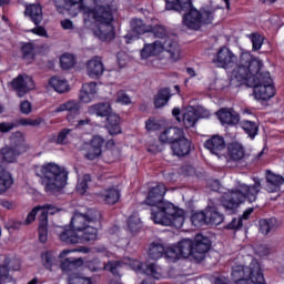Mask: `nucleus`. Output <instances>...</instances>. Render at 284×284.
<instances>
[{"label": "nucleus", "mask_w": 284, "mask_h": 284, "mask_svg": "<svg viewBox=\"0 0 284 284\" xmlns=\"http://www.w3.org/2000/svg\"><path fill=\"white\" fill-rule=\"evenodd\" d=\"M101 221V213L95 209H89L85 213L75 212L71 219V230H64L59 236L67 245L97 241L99 231L97 223Z\"/></svg>", "instance_id": "1"}, {"label": "nucleus", "mask_w": 284, "mask_h": 284, "mask_svg": "<svg viewBox=\"0 0 284 284\" xmlns=\"http://www.w3.org/2000/svg\"><path fill=\"white\" fill-rule=\"evenodd\" d=\"M155 37L153 43L144 44L141 50V59H150V57H159L161 52H168L172 61L181 59V47L176 40V36L168 33L165 27L159 24V20L153 19L151 23V31L149 32Z\"/></svg>", "instance_id": "2"}, {"label": "nucleus", "mask_w": 284, "mask_h": 284, "mask_svg": "<svg viewBox=\"0 0 284 284\" xmlns=\"http://www.w3.org/2000/svg\"><path fill=\"white\" fill-rule=\"evenodd\" d=\"M65 6H77L80 3V10L83 12L85 26H90L94 36L100 41H108V8L104 6H97L94 9L85 6V0H64ZM87 3H94V0H87Z\"/></svg>", "instance_id": "3"}, {"label": "nucleus", "mask_w": 284, "mask_h": 284, "mask_svg": "<svg viewBox=\"0 0 284 284\" xmlns=\"http://www.w3.org/2000/svg\"><path fill=\"white\" fill-rule=\"evenodd\" d=\"M263 68V61L252 57L250 52H242L235 65L227 71V77L231 85H243L244 83L250 87V80L256 79L258 72Z\"/></svg>", "instance_id": "4"}, {"label": "nucleus", "mask_w": 284, "mask_h": 284, "mask_svg": "<svg viewBox=\"0 0 284 284\" xmlns=\"http://www.w3.org/2000/svg\"><path fill=\"white\" fill-rule=\"evenodd\" d=\"M253 181V185L241 183L237 189L227 191L222 195L221 203L227 212L233 214V212L242 203H245V201L254 203L256 199H258V192H261V179L254 178Z\"/></svg>", "instance_id": "5"}, {"label": "nucleus", "mask_w": 284, "mask_h": 284, "mask_svg": "<svg viewBox=\"0 0 284 284\" xmlns=\"http://www.w3.org/2000/svg\"><path fill=\"white\" fill-rule=\"evenodd\" d=\"M36 174L42 179V184L48 194H57L68 184V171L54 162L36 166Z\"/></svg>", "instance_id": "6"}, {"label": "nucleus", "mask_w": 284, "mask_h": 284, "mask_svg": "<svg viewBox=\"0 0 284 284\" xmlns=\"http://www.w3.org/2000/svg\"><path fill=\"white\" fill-rule=\"evenodd\" d=\"M149 205L151 206V220L155 225H172L176 230L183 227V223H185V211L183 209H179L170 202Z\"/></svg>", "instance_id": "7"}, {"label": "nucleus", "mask_w": 284, "mask_h": 284, "mask_svg": "<svg viewBox=\"0 0 284 284\" xmlns=\"http://www.w3.org/2000/svg\"><path fill=\"white\" fill-rule=\"evenodd\" d=\"M175 12H184L182 17V26L187 28V30H201L203 23L210 24L214 21L215 10L211 7H204L200 11L194 8L192 0H184L180 4V10Z\"/></svg>", "instance_id": "8"}, {"label": "nucleus", "mask_w": 284, "mask_h": 284, "mask_svg": "<svg viewBox=\"0 0 284 284\" xmlns=\"http://www.w3.org/2000/svg\"><path fill=\"white\" fill-rule=\"evenodd\" d=\"M246 264H239L232 267V280L235 284H265V276L261 268V263L252 255L244 256Z\"/></svg>", "instance_id": "9"}, {"label": "nucleus", "mask_w": 284, "mask_h": 284, "mask_svg": "<svg viewBox=\"0 0 284 284\" xmlns=\"http://www.w3.org/2000/svg\"><path fill=\"white\" fill-rule=\"evenodd\" d=\"M175 247L182 258H190L192 256L195 261H203L205 258V253L210 252L212 243L210 239L203 236V234H197L194 237V241L190 239H184L180 241Z\"/></svg>", "instance_id": "10"}, {"label": "nucleus", "mask_w": 284, "mask_h": 284, "mask_svg": "<svg viewBox=\"0 0 284 284\" xmlns=\"http://www.w3.org/2000/svg\"><path fill=\"white\" fill-rule=\"evenodd\" d=\"M161 143H169L175 156H186L190 154L192 143L185 138V131L178 126L165 129L159 136Z\"/></svg>", "instance_id": "11"}, {"label": "nucleus", "mask_w": 284, "mask_h": 284, "mask_svg": "<svg viewBox=\"0 0 284 284\" xmlns=\"http://www.w3.org/2000/svg\"><path fill=\"white\" fill-rule=\"evenodd\" d=\"M59 209L53 204H45L42 206H36L28 213L26 221L22 222V225H30L39 215V241L40 243H45L48 241V214H57Z\"/></svg>", "instance_id": "12"}, {"label": "nucleus", "mask_w": 284, "mask_h": 284, "mask_svg": "<svg viewBox=\"0 0 284 284\" xmlns=\"http://www.w3.org/2000/svg\"><path fill=\"white\" fill-rule=\"evenodd\" d=\"M248 88H253V94L256 101H270L276 94L274 80L270 72H258L255 79L250 80Z\"/></svg>", "instance_id": "13"}, {"label": "nucleus", "mask_w": 284, "mask_h": 284, "mask_svg": "<svg viewBox=\"0 0 284 284\" xmlns=\"http://www.w3.org/2000/svg\"><path fill=\"white\" fill-rule=\"evenodd\" d=\"M26 140L21 132L16 133L11 138V143L0 150L2 163H17V159L26 152Z\"/></svg>", "instance_id": "14"}, {"label": "nucleus", "mask_w": 284, "mask_h": 284, "mask_svg": "<svg viewBox=\"0 0 284 284\" xmlns=\"http://www.w3.org/2000/svg\"><path fill=\"white\" fill-rule=\"evenodd\" d=\"M83 265V258L78 257H68L65 258L60 267L62 272L69 273L68 283L69 284H92V280L90 277H83L81 274L77 273L78 267Z\"/></svg>", "instance_id": "15"}, {"label": "nucleus", "mask_w": 284, "mask_h": 284, "mask_svg": "<svg viewBox=\"0 0 284 284\" xmlns=\"http://www.w3.org/2000/svg\"><path fill=\"white\" fill-rule=\"evenodd\" d=\"M121 28L119 23V0H111L108 4V40L112 41L116 37V30Z\"/></svg>", "instance_id": "16"}, {"label": "nucleus", "mask_w": 284, "mask_h": 284, "mask_svg": "<svg viewBox=\"0 0 284 284\" xmlns=\"http://www.w3.org/2000/svg\"><path fill=\"white\" fill-rule=\"evenodd\" d=\"M61 112H68L67 121L70 123V125H74L79 114H81V102L77 100H69L58 105L54 111H52V114H59Z\"/></svg>", "instance_id": "17"}, {"label": "nucleus", "mask_w": 284, "mask_h": 284, "mask_svg": "<svg viewBox=\"0 0 284 284\" xmlns=\"http://www.w3.org/2000/svg\"><path fill=\"white\" fill-rule=\"evenodd\" d=\"M131 32H129L124 39L125 43H132V41H136L141 34H148L152 32V23H145L143 20L139 18H134L130 22Z\"/></svg>", "instance_id": "18"}, {"label": "nucleus", "mask_w": 284, "mask_h": 284, "mask_svg": "<svg viewBox=\"0 0 284 284\" xmlns=\"http://www.w3.org/2000/svg\"><path fill=\"white\" fill-rule=\"evenodd\" d=\"M214 63L217 65V68H223L226 70V72H230V70H232V68L239 63V58H236V55L232 53L230 49L224 47L217 51Z\"/></svg>", "instance_id": "19"}, {"label": "nucleus", "mask_w": 284, "mask_h": 284, "mask_svg": "<svg viewBox=\"0 0 284 284\" xmlns=\"http://www.w3.org/2000/svg\"><path fill=\"white\" fill-rule=\"evenodd\" d=\"M10 270L19 272V270H21V262L18 258H4L3 264L0 265V284L10 283L12 281Z\"/></svg>", "instance_id": "20"}, {"label": "nucleus", "mask_w": 284, "mask_h": 284, "mask_svg": "<svg viewBox=\"0 0 284 284\" xmlns=\"http://www.w3.org/2000/svg\"><path fill=\"white\" fill-rule=\"evenodd\" d=\"M11 87L18 92V97H23L30 90H34V80L30 75L20 74L11 81Z\"/></svg>", "instance_id": "21"}, {"label": "nucleus", "mask_w": 284, "mask_h": 284, "mask_svg": "<svg viewBox=\"0 0 284 284\" xmlns=\"http://www.w3.org/2000/svg\"><path fill=\"white\" fill-rule=\"evenodd\" d=\"M203 106H187L183 113L184 128H194L199 119H205L207 114H201Z\"/></svg>", "instance_id": "22"}, {"label": "nucleus", "mask_w": 284, "mask_h": 284, "mask_svg": "<svg viewBox=\"0 0 284 284\" xmlns=\"http://www.w3.org/2000/svg\"><path fill=\"white\" fill-rule=\"evenodd\" d=\"M99 83L97 82H87L82 84V89L79 93L80 103H92L94 99H97V94L99 93Z\"/></svg>", "instance_id": "23"}, {"label": "nucleus", "mask_w": 284, "mask_h": 284, "mask_svg": "<svg viewBox=\"0 0 284 284\" xmlns=\"http://www.w3.org/2000/svg\"><path fill=\"white\" fill-rule=\"evenodd\" d=\"M265 179H266L265 190L270 194H274L275 192H278L281 190V185H283L284 183L283 175L276 174L271 170H266Z\"/></svg>", "instance_id": "24"}, {"label": "nucleus", "mask_w": 284, "mask_h": 284, "mask_svg": "<svg viewBox=\"0 0 284 284\" xmlns=\"http://www.w3.org/2000/svg\"><path fill=\"white\" fill-rule=\"evenodd\" d=\"M165 192H168V187L165 184L159 183L156 186H153L149 192V195L145 200L146 205H156L159 203H169L163 201V196H165Z\"/></svg>", "instance_id": "25"}, {"label": "nucleus", "mask_w": 284, "mask_h": 284, "mask_svg": "<svg viewBox=\"0 0 284 284\" xmlns=\"http://www.w3.org/2000/svg\"><path fill=\"white\" fill-rule=\"evenodd\" d=\"M104 70L101 57H94L87 63V74L90 79H99V77L103 75Z\"/></svg>", "instance_id": "26"}, {"label": "nucleus", "mask_w": 284, "mask_h": 284, "mask_svg": "<svg viewBox=\"0 0 284 284\" xmlns=\"http://www.w3.org/2000/svg\"><path fill=\"white\" fill-rule=\"evenodd\" d=\"M204 148L209 150L211 154H214L217 156V159H221V151L225 150V139L220 135H213L211 139L205 141Z\"/></svg>", "instance_id": "27"}, {"label": "nucleus", "mask_w": 284, "mask_h": 284, "mask_svg": "<svg viewBox=\"0 0 284 284\" xmlns=\"http://www.w3.org/2000/svg\"><path fill=\"white\" fill-rule=\"evenodd\" d=\"M216 116L222 125H237L241 121L239 113L233 109H221L216 112Z\"/></svg>", "instance_id": "28"}, {"label": "nucleus", "mask_w": 284, "mask_h": 284, "mask_svg": "<svg viewBox=\"0 0 284 284\" xmlns=\"http://www.w3.org/2000/svg\"><path fill=\"white\" fill-rule=\"evenodd\" d=\"M101 148H103V138L101 135H95L92 138L91 142L87 144L85 158L89 161H94L98 156H101Z\"/></svg>", "instance_id": "29"}, {"label": "nucleus", "mask_w": 284, "mask_h": 284, "mask_svg": "<svg viewBox=\"0 0 284 284\" xmlns=\"http://www.w3.org/2000/svg\"><path fill=\"white\" fill-rule=\"evenodd\" d=\"M108 132L111 136H116L121 134L123 129H121V116L112 112V108L108 106Z\"/></svg>", "instance_id": "30"}, {"label": "nucleus", "mask_w": 284, "mask_h": 284, "mask_svg": "<svg viewBox=\"0 0 284 284\" xmlns=\"http://www.w3.org/2000/svg\"><path fill=\"white\" fill-rule=\"evenodd\" d=\"M26 17L34 23V26H39L43 21V9L41 4H30L26 8L24 11Z\"/></svg>", "instance_id": "31"}, {"label": "nucleus", "mask_w": 284, "mask_h": 284, "mask_svg": "<svg viewBox=\"0 0 284 284\" xmlns=\"http://www.w3.org/2000/svg\"><path fill=\"white\" fill-rule=\"evenodd\" d=\"M12 185H14V178L12 173L9 171L0 172V195L6 194L9 190H12Z\"/></svg>", "instance_id": "32"}, {"label": "nucleus", "mask_w": 284, "mask_h": 284, "mask_svg": "<svg viewBox=\"0 0 284 284\" xmlns=\"http://www.w3.org/2000/svg\"><path fill=\"white\" fill-rule=\"evenodd\" d=\"M49 85L50 88H53V90L59 94H63L70 91V85L68 84V81L60 77H52L49 80Z\"/></svg>", "instance_id": "33"}, {"label": "nucleus", "mask_w": 284, "mask_h": 284, "mask_svg": "<svg viewBox=\"0 0 284 284\" xmlns=\"http://www.w3.org/2000/svg\"><path fill=\"white\" fill-rule=\"evenodd\" d=\"M126 225L131 234H136V232H139V230L143 227V221H141L139 212L134 211L131 215H129L126 220Z\"/></svg>", "instance_id": "34"}, {"label": "nucleus", "mask_w": 284, "mask_h": 284, "mask_svg": "<svg viewBox=\"0 0 284 284\" xmlns=\"http://www.w3.org/2000/svg\"><path fill=\"white\" fill-rule=\"evenodd\" d=\"M88 114H90L91 116L108 119V102H99L90 105L88 109Z\"/></svg>", "instance_id": "35"}, {"label": "nucleus", "mask_w": 284, "mask_h": 284, "mask_svg": "<svg viewBox=\"0 0 284 284\" xmlns=\"http://www.w3.org/2000/svg\"><path fill=\"white\" fill-rule=\"evenodd\" d=\"M224 216L219 213L216 207L209 206L206 209V225H221L223 223Z\"/></svg>", "instance_id": "36"}, {"label": "nucleus", "mask_w": 284, "mask_h": 284, "mask_svg": "<svg viewBox=\"0 0 284 284\" xmlns=\"http://www.w3.org/2000/svg\"><path fill=\"white\" fill-rule=\"evenodd\" d=\"M165 254V246L159 242H153L150 244L148 250V255L152 261H159V258H163Z\"/></svg>", "instance_id": "37"}, {"label": "nucleus", "mask_w": 284, "mask_h": 284, "mask_svg": "<svg viewBox=\"0 0 284 284\" xmlns=\"http://www.w3.org/2000/svg\"><path fill=\"white\" fill-rule=\"evenodd\" d=\"M109 234H110L109 241H111V243H114L116 247H125L130 243L125 237H121L119 240V235L121 234V229H119V226L116 225L109 230Z\"/></svg>", "instance_id": "38"}, {"label": "nucleus", "mask_w": 284, "mask_h": 284, "mask_svg": "<svg viewBox=\"0 0 284 284\" xmlns=\"http://www.w3.org/2000/svg\"><path fill=\"white\" fill-rule=\"evenodd\" d=\"M172 99V93L170 92L169 88L161 89L154 98V105L155 108H164L168 105V102Z\"/></svg>", "instance_id": "39"}, {"label": "nucleus", "mask_w": 284, "mask_h": 284, "mask_svg": "<svg viewBox=\"0 0 284 284\" xmlns=\"http://www.w3.org/2000/svg\"><path fill=\"white\" fill-rule=\"evenodd\" d=\"M240 125L250 139H256V135L258 134V124H256V122L250 120H242L240 122Z\"/></svg>", "instance_id": "40"}, {"label": "nucleus", "mask_w": 284, "mask_h": 284, "mask_svg": "<svg viewBox=\"0 0 284 284\" xmlns=\"http://www.w3.org/2000/svg\"><path fill=\"white\" fill-rule=\"evenodd\" d=\"M229 155L233 161H241V159L245 156V149H243V144L239 142L229 144Z\"/></svg>", "instance_id": "41"}, {"label": "nucleus", "mask_w": 284, "mask_h": 284, "mask_svg": "<svg viewBox=\"0 0 284 284\" xmlns=\"http://www.w3.org/2000/svg\"><path fill=\"white\" fill-rule=\"evenodd\" d=\"M41 261L45 270H52L57 265V255L52 251H45L41 254Z\"/></svg>", "instance_id": "42"}, {"label": "nucleus", "mask_w": 284, "mask_h": 284, "mask_svg": "<svg viewBox=\"0 0 284 284\" xmlns=\"http://www.w3.org/2000/svg\"><path fill=\"white\" fill-rule=\"evenodd\" d=\"M163 256L168 261V263H176V261L182 258L176 245L164 247Z\"/></svg>", "instance_id": "43"}, {"label": "nucleus", "mask_w": 284, "mask_h": 284, "mask_svg": "<svg viewBox=\"0 0 284 284\" xmlns=\"http://www.w3.org/2000/svg\"><path fill=\"white\" fill-rule=\"evenodd\" d=\"M119 201H121V189H119V184L109 186L108 205H115Z\"/></svg>", "instance_id": "44"}, {"label": "nucleus", "mask_w": 284, "mask_h": 284, "mask_svg": "<svg viewBox=\"0 0 284 284\" xmlns=\"http://www.w3.org/2000/svg\"><path fill=\"white\" fill-rule=\"evenodd\" d=\"M276 230V219L271 217L268 220H260V232L261 234L267 235Z\"/></svg>", "instance_id": "45"}, {"label": "nucleus", "mask_w": 284, "mask_h": 284, "mask_svg": "<svg viewBox=\"0 0 284 284\" xmlns=\"http://www.w3.org/2000/svg\"><path fill=\"white\" fill-rule=\"evenodd\" d=\"M191 222L194 227H203V225H207V213L203 211L193 213Z\"/></svg>", "instance_id": "46"}, {"label": "nucleus", "mask_w": 284, "mask_h": 284, "mask_svg": "<svg viewBox=\"0 0 284 284\" xmlns=\"http://www.w3.org/2000/svg\"><path fill=\"white\" fill-rule=\"evenodd\" d=\"M43 123L41 118L30 119V118H21L17 121V125H21L22 128H39V125Z\"/></svg>", "instance_id": "47"}, {"label": "nucleus", "mask_w": 284, "mask_h": 284, "mask_svg": "<svg viewBox=\"0 0 284 284\" xmlns=\"http://www.w3.org/2000/svg\"><path fill=\"white\" fill-rule=\"evenodd\" d=\"M21 52L26 61H33L36 54L34 44H32L31 42L22 44Z\"/></svg>", "instance_id": "48"}, {"label": "nucleus", "mask_w": 284, "mask_h": 284, "mask_svg": "<svg viewBox=\"0 0 284 284\" xmlns=\"http://www.w3.org/2000/svg\"><path fill=\"white\" fill-rule=\"evenodd\" d=\"M92 181V178L90 174H84L82 178L78 179V184H77V192L78 194H85L88 192V183Z\"/></svg>", "instance_id": "49"}, {"label": "nucleus", "mask_w": 284, "mask_h": 284, "mask_svg": "<svg viewBox=\"0 0 284 284\" xmlns=\"http://www.w3.org/2000/svg\"><path fill=\"white\" fill-rule=\"evenodd\" d=\"M60 65L62 70H70L74 67V55L71 53H64L60 57Z\"/></svg>", "instance_id": "50"}, {"label": "nucleus", "mask_w": 284, "mask_h": 284, "mask_svg": "<svg viewBox=\"0 0 284 284\" xmlns=\"http://www.w3.org/2000/svg\"><path fill=\"white\" fill-rule=\"evenodd\" d=\"M248 39L252 42V48L255 52L263 48V41L265 38H263V36H261L260 33H251L248 34Z\"/></svg>", "instance_id": "51"}, {"label": "nucleus", "mask_w": 284, "mask_h": 284, "mask_svg": "<svg viewBox=\"0 0 284 284\" xmlns=\"http://www.w3.org/2000/svg\"><path fill=\"white\" fill-rule=\"evenodd\" d=\"M69 134H72V129H62L57 136L58 145H65Z\"/></svg>", "instance_id": "52"}, {"label": "nucleus", "mask_w": 284, "mask_h": 284, "mask_svg": "<svg viewBox=\"0 0 284 284\" xmlns=\"http://www.w3.org/2000/svg\"><path fill=\"white\" fill-rule=\"evenodd\" d=\"M74 252H81L82 254H88L90 252V248L81 246L78 248L63 250L60 253L59 258H65L69 254H72Z\"/></svg>", "instance_id": "53"}, {"label": "nucleus", "mask_w": 284, "mask_h": 284, "mask_svg": "<svg viewBox=\"0 0 284 284\" xmlns=\"http://www.w3.org/2000/svg\"><path fill=\"white\" fill-rule=\"evenodd\" d=\"M145 129L148 130V132H156V130H161V124L159 123V121H156V119L150 118L145 122Z\"/></svg>", "instance_id": "54"}, {"label": "nucleus", "mask_w": 284, "mask_h": 284, "mask_svg": "<svg viewBox=\"0 0 284 284\" xmlns=\"http://www.w3.org/2000/svg\"><path fill=\"white\" fill-rule=\"evenodd\" d=\"M116 59L118 65H120V68H125V65H128V62L130 61V55H128V52L125 51H120L118 52Z\"/></svg>", "instance_id": "55"}, {"label": "nucleus", "mask_w": 284, "mask_h": 284, "mask_svg": "<svg viewBox=\"0 0 284 284\" xmlns=\"http://www.w3.org/2000/svg\"><path fill=\"white\" fill-rule=\"evenodd\" d=\"M108 148L111 154L113 155V161H116L121 156V150L119 146L114 145V140L108 141Z\"/></svg>", "instance_id": "56"}, {"label": "nucleus", "mask_w": 284, "mask_h": 284, "mask_svg": "<svg viewBox=\"0 0 284 284\" xmlns=\"http://www.w3.org/2000/svg\"><path fill=\"white\" fill-rule=\"evenodd\" d=\"M116 102L121 103L122 105H130V103H132V99H130V95H128L125 91H119Z\"/></svg>", "instance_id": "57"}, {"label": "nucleus", "mask_w": 284, "mask_h": 284, "mask_svg": "<svg viewBox=\"0 0 284 284\" xmlns=\"http://www.w3.org/2000/svg\"><path fill=\"white\" fill-rule=\"evenodd\" d=\"M85 267H88L91 272H99V270H103V265H101L99 258L87 262Z\"/></svg>", "instance_id": "58"}, {"label": "nucleus", "mask_w": 284, "mask_h": 284, "mask_svg": "<svg viewBox=\"0 0 284 284\" xmlns=\"http://www.w3.org/2000/svg\"><path fill=\"white\" fill-rule=\"evenodd\" d=\"M185 0H165L166 10H181V4Z\"/></svg>", "instance_id": "59"}, {"label": "nucleus", "mask_w": 284, "mask_h": 284, "mask_svg": "<svg viewBox=\"0 0 284 284\" xmlns=\"http://www.w3.org/2000/svg\"><path fill=\"white\" fill-rule=\"evenodd\" d=\"M20 112L21 114H30L32 112V103L30 101L24 100L20 103Z\"/></svg>", "instance_id": "60"}, {"label": "nucleus", "mask_w": 284, "mask_h": 284, "mask_svg": "<svg viewBox=\"0 0 284 284\" xmlns=\"http://www.w3.org/2000/svg\"><path fill=\"white\" fill-rule=\"evenodd\" d=\"M227 230H241L243 227V219H233L229 224H227Z\"/></svg>", "instance_id": "61"}, {"label": "nucleus", "mask_w": 284, "mask_h": 284, "mask_svg": "<svg viewBox=\"0 0 284 284\" xmlns=\"http://www.w3.org/2000/svg\"><path fill=\"white\" fill-rule=\"evenodd\" d=\"M256 256H260L261 258L268 256L270 254V247L267 245H260L255 248Z\"/></svg>", "instance_id": "62"}, {"label": "nucleus", "mask_w": 284, "mask_h": 284, "mask_svg": "<svg viewBox=\"0 0 284 284\" xmlns=\"http://www.w3.org/2000/svg\"><path fill=\"white\" fill-rule=\"evenodd\" d=\"M0 207H3L4 210H16L17 203H14V201L0 199Z\"/></svg>", "instance_id": "63"}, {"label": "nucleus", "mask_w": 284, "mask_h": 284, "mask_svg": "<svg viewBox=\"0 0 284 284\" xmlns=\"http://www.w3.org/2000/svg\"><path fill=\"white\" fill-rule=\"evenodd\" d=\"M17 128V124L12 122H2L0 123V132L2 134H6L7 132H10V130H14Z\"/></svg>", "instance_id": "64"}]
</instances>
